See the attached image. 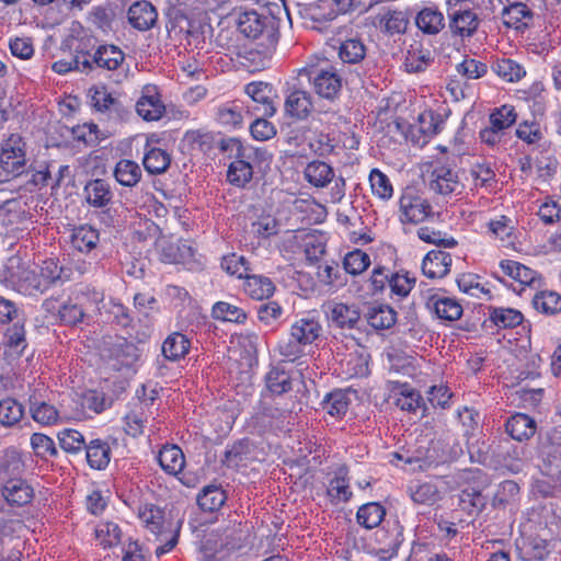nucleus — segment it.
<instances>
[{
	"mask_svg": "<svg viewBox=\"0 0 561 561\" xmlns=\"http://www.w3.org/2000/svg\"><path fill=\"white\" fill-rule=\"evenodd\" d=\"M225 150L232 158L227 179L238 187H244L252 180L254 168L268 167L272 161V154L266 149L245 144L238 138L229 139Z\"/></svg>",
	"mask_w": 561,
	"mask_h": 561,
	"instance_id": "1",
	"label": "nucleus"
},
{
	"mask_svg": "<svg viewBox=\"0 0 561 561\" xmlns=\"http://www.w3.org/2000/svg\"><path fill=\"white\" fill-rule=\"evenodd\" d=\"M237 26L245 37L260 42L263 54L261 64L265 67L278 42L276 19L268 13H259L255 10L244 11L240 13Z\"/></svg>",
	"mask_w": 561,
	"mask_h": 561,
	"instance_id": "2",
	"label": "nucleus"
},
{
	"mask_svg": "<svg viewBox=\"0 0 561 561\" xmlns=\"http://www.w3.org/2000/svg\"><path fill=\"white\" fill-rule=\"evenodd\" d=\"M322 334V325L319 318L312 313H307L296 319L289 330L287 340L278 343L279 355L286 362H295L305 354L306 346L314 343Z\"/></svg>",
	"mask_w": 561,
	"mask_h": 561,
	"instance_id": "3",
	"label": "nucleus"
},
{
	"mask_svg": "<svg viewBox=\"0 0 561 561\" xmlns=\"http://www.w3.org/2000/svg\"><path fill=\"white\" fill-rule=\"evenodd\" d=\"M518 114L511 104H503L490 111L488 125L479 131L481 144L492 150L500 151L507 142V133L515 125Z\"/></svg>",
	"mask_w": 561,
	"mask_h": 561,
	"instance_id": "4",
	"label": "nucleus"
},
{
	"mask_svg": "<svg viewBox=\"0 0 561 561\" xmlns=\"http://www.w3.org/2000/svg\"><path fill=\"white\" fill-rule=\"evenodd\" d=\"M24 462L19 456L8 457L3 466L2 496L10 505L22 506L28 504L33 496L32 485L22 478Z\"/></svg>",
	"mask_w": 561,
	"mask_h": 561,
	"instance_id": "5",
	"label": "nucleus"
},
{
	"mask_svg": "<svg viewBox=\"0 0 561 561\" xmlns=\"http://www.w3.org/2000/svg\"><path fill=\"white\" fill-rule=\"evenodd\" d=\"M27 169L26 144L20 135L12 134L0 144V183L22 175Z\"/></svg>",
	"mask_w": 561,
	"mask_h": 561,
	"instance_id": "6",
	"label": "nucleus"
},
{
	"mask_svg": "<svg viewBox=\"0 0 561 561\" xmlns=\"http://www.w3.org/2000/svg\"><path fill=\"white\" fill-rule=\"evenodd\" d=\"M446 5L451 36L461 41L473 37L481 25L479 13L462 0H446Z\"/></svg>",
	"mask_w": 561,
	"mask_h": 561,
	"instance_id": "7",
	"label": "nucleus"
},
{
	"mask_svg": "<svg viewBox=\"0 0 561 561\" xmlns=\"http://www.w3.org/2000/svg\"><path fill=\"white\" fill-rule=\"evenodd\" d=\"M304 178L312 187L325 188L333 183L329 192L330 202L340 203L346 191V183L343 176H336L335 170L329 163L321 160H312L304 169Z\"/></svg>",
	"mask_w": 561,
	"mask_h": 561,
	"instance_id": "8",
	"label": "nucleus"
},
{
	"mask_svg": "<svg viewBox=\"0 0 561 561\" xmlns=\"http://www.w3.org/2000/svg\"><path fill=\"white\" fill-rule=\"evenodd\" d=\"M312 84L313 91L325 100L333 101L342 89V79L336 68L328 60L308 64L301 69Z\"/></svg>",
	"mask_w": 561,
	"mask_h": 561,
	"instance_id": "9",
	"label": "nucleus"
},
{
	"mask_svg": "<svg viewBox=\"0 0 561 561\" xmlns=\"http://www.w3.org/2000/svg\"><path fill=\"white\" fill-rule=\"evenodd\" d=\"M398 206V218L403 225H419L434 215L430 202L414 187H405L402 191Z\"/></svg>",
	"mask_w": 561,
	"mask_h": 561,
	"instance_id": "10",
	"label": "nucleus"
},
{
	"mask_svg": "<svg viewBox=\"0 0 561 561\" xmlns=\"http://www.w3.org/2000/svg\"><path fill=\"white\" fill-rule=\"evenodd\" d=\"M96 47V37L93 32L80 22L73 21L61 39L60 49L80 58H91Z\"/></svg>",
	"mask_w": 561,
	"mask_h": 561,
	"instance_id": "11",
	"label": "nucleus"
},
{
	"mask_svg": "<svg viewBox=\"0 0 561 561\" xmlns=\"http://www.w3.org/2000/svg\"><path fill=\"white\" fill-rule=\"evenodd\" d=\"M500 273L502 274V277H497L502 282H506V277L507 279L516 283L517 286L513 287L515 291L522 293L526 290L527 287L537 290L542 285L541 275L537 271L514 260H502L495 275H499Z\"/></svg>",
	"mask_w": 561,
	"mask_h": 561,
	"instance_id": "12",
	"label": "nucleus"
},
{
	"mask_svg": "<svg viewBox=\"0 0 561 561\" xmlns=\"http://www.w3.org/2000/svg\"><path fill=\"white\" fill-rule=\"evenodd\" d=\"M91 71L96 67L107 71H115L117 81L127 77L129 66L125 60V53L116 45L103 44L96 47L89 58Z\"/></svg>",
	"mask_w": 561,
	"mask_h": 561,
	"instance_id": "13",
	"label": "nucleus"
},
{
	"mask_svg": "<svg viewBox=\"0 0 561 561\" xmlns=\"http://www.w3.org/2000/svg\"><path fill=\"white\" fill-rule=\"evenodd\" d=\"M244 92L250 99L245 104L251 115H275L276 106L273 88L268 83L262 81L250 82L244 87Z\"/></svg>",
	"mask_w": 561,
	"mask_h": 561,
	"instance_id": "14",
	"label": "nucleus"
},
{
	"mask_svg": "<svg viewBox=\"0 0 561 561\" xmlns=\"http://www.w3.org/2000/svg\"><path fill=\"white\" fill-rule=\"evenodd\" d=\"M250 112L243 100H231L219 104L215 111L216 122L227 130L240 129L244 126Z\"/></svg>",
	"mask_w": 561,
	"mask_h": 561,
	"instance_id": "15",
	"label": "nucleus"
},
{
	"mask_svg": "<svg viewBox=\"0 0 561 561\" xmlns=\"http://www.w3.org/2000/svg\"><path fill=\"white\" fill-rule=\"evenodd\" d=\"M462 187L463 185L455 169L444 163L434 165L430 176V188L432 191L443 196H450L460 194Z\"/></svg>",
	"mask_w": 561,
	"mask_h": 561,
	"instance_id": "16",
	"label": "nucleus"
},
{
	"mask_svg": "<svg viewBox=\"0 0 561 561\" xmlns=\"http://www.w3.org/2000/svg\"><path fill=\"white\" fill-rule=\"evenodd\" d=\"M139 358L138 347L124 337H117L108 347V360L116 370L135 369Z\"/></svg>",
	"mask_w": 561,
	"mask_h": 561,
	"instance_id": "17",
	"label": "nucleus"
},
{
	"mask_svg": "<svg viewBox=\"0 0 561 561\" xmlns=\"http://www.w3.org/2000/svg\"><path fill=\"white\" fill-rule=\"evenodd\" d=\"M136 111L148 122L158 121L163 116L165 107L156 85L148 84L142 88L141 96L136 103Z\"/></svg>",
	"mask_w": 561,
	"mask_h": 561,
	"instance_id": "18",
	"label": "nucleus"
},
{
	"mask_svg": "<svg viewBox=\"0 0 561 561\" xmlns=\"http://www.w3.org/2000/svg\"><path fill=\"white\" fill-rule=\"evenodd\" d=\"M325 313L330 323L341 329H353L360 318L356 305L334 300L327 304Z\"/></svg>",
	"mask_w": 561,
	"mask_h": 561,
	"instance_id": "19",
	"label": "nucleus"
},
{
	"mask_svg": "<svg viewBox=\"0 0 561 561\" xmlns=\"http://www.w3.org/2000/svg\"><path fill=\"white\" fill-rule=\"evenodd\" d=\"M287 241L301 247L306 259L311 263L319 261L325 253V240L322 234L299 231L288 234Z\"/></svg>",
	"mask_w": 561,
	"mask_h": 561,
	"instance_id": "20",
	"label": "nucleus"
},
{
	"mask_svg": "<svg viewBox=\"0 0 561 561\" xmlns=\"http://www.w3.org/2000/svg\"><path fill=\"white\" fill-rule=\"evenodd\" d=\"M427 308L444 321H456L462 316L461 305L451 297L444 294H433L427 298Z\"/></svg>",
	"mask_w": 561,
	"mask_h": 561,
	"instance_id": "21",
	"label": "nucleus"
},
{
	"mask_svg": "<svg viewBox=\"0 0 561 561\" xmlns=\"http://www.w3.org/2000/svg\"><path fill=\"white\" fill-rule=\"evenodd\" d=\"M69 241L76 251L89 254L100 242V231L88 224L79 225L71 229Z\"/></svg>",
	"mask_w": 561,
	"mask_h": 561,
	"instance_id": "22",
	"label": "nucleus"
},
{
	"mask_svg": "<svg viewBox=\"0 0 561 561\" xmlns=\"http://www.w3.org/2000/svg\"><path fill=\"white\" fill-rule=\"evenodd\" d=\"M451 255L442 250L430 251L422 261V273L427 278H443L450 272Z\"/></svg>",
	"mask_w": 561,
	"mask_h": 561,
	"instance_id": "23",
	"label": "nucleus"
},
{
	"mask_svg": "<svg viewBox=\"0 0 561 561\" xmlns=\"http://www.w3.org/2000/svg\"><path fill=\"white\" fill-rule=\"evenodd\" d=\"M253 459V445L244 438L228 446L222 462L227 468L240 470L245 468Z\"/></svg>",
	"mask_w": 561,
	"mask_h": 561,
	"instance_id": "24",
	"label": "nucleus"
},
{
	"mask_svg": "<svg viewBox=\"0 0 561 561\" xmlns=\"http://www.w3.org/2000/svg\"><path fill=\"white\" fill-rule=\"evenodd\" d=\"M327 495L333 504L346 503L351 500L353 493L346 466H340L335 469L334 477L329 481Z\"/></svg>",
	"mask_w": 561,
	"mask_h": 561,
	"instance_id": "25",
	"label": "nucleus"
},
{
	"mask_svg": "<svg viewBox=\"0 0 561 561\" xmlns=\"http://www.w3.org/2000/svg\"><path fill=\"white\" fill-rule=\"evenodd\" d=\"M313 110L312 98L302 89H293L285 100V112L296 119H306Z\"/></svg>",
	"mask_w": 561,
	"mask_h": 561,
	"instance_id": "26",
	"label": "nucleus"
},
{
	"mask_svg": "<svg viewBox=\"0 0 561 561\" xmlns=\"http://www.w3.org/2000/svg\"><path fill=\"white\" fill-rule=\"evenodd\" d=\"M157 247L160 259L164 263L180 264L193 257V249L180 241H170L163 238L158 239Z\"/></svg>",
	"mask_w": 561,
	"mask_h": 561,
	"instance_id": "27",
	"label": "nucleus"
},
{
	"mask_svg": "<svg viewBox=\"0 0 561 561\" xmlns=\"http://www.w3.org/2000/svg\"><path fill=\"white\" fill-rule=\"evenodd\" d=\"M84 199L93 208L107 207L113 199L111 185L102 179L89 181L83 188Z\"/></svg>",
	"mask_w": 561,
	"mask_h": 561,
	"instance_id": "28",
	"label": "nucleus"
},
{
	"mask_svg": "<svg viewBox=\"0 0 561 561\" xmlns=\"http://www.w3.org/2000/svg\"><path fill=\"white\" fill-rule=\"evenodd\" d=\"M156 8L148 1H137L128 10V21L133 27L139 31L150 30L157 22Z\"/></svg>",
	"mask_w": 561,
	"mask_h": 561,
	"instance_id": "29",
	"label": "nucleus"
},
{
	"mask_svg": "<svg viewBox=\"0 0 561 561\" xmlns=\"http://www.w3.org/2000/svg\"><path fill=\"white\" fill-rule=\"evenodd\" d=\"M362 4V0H318V18L324 21H332L341 14H347Z\"/></svg>",
	"mask_w": 561,
	"mask_h": 561,
	"instance_id": "30",
	"label": "nucleus"
},
{
	"mask_svg": "<svg viewBox=\"0 0 561 561\" xmlns=\"http://www.w3.org/2000/svg\"><path fill=\"white\" fill-rule=\"evenodd\" d=\"M507 434L515 440H528L536 433V422L529 415L516 413L505 423Z\"/></svg>",
	"mask_w": 561,
	"mask_h": 561,
	"instance_id": "31",
	"label": "nucleus"
},
{
	"mask_svg": "<svg viewBox=\"0 0 561 561\" xmlns=\"http://www.w3.org/2000/svg\"><path fill=\"white\" fill-rule=\"evenodd\" d=\"M368 354L363 350H355L344 355L340 360L342 374L345 378L365 377L368 375Z\"/></svg>",
	"mask_w": 561,
	"mask_h": 561,
	"instance_id": "32",
	"label": "nucleus"
},
{
	"mask_svg": "<svg viewBox=\"0 0 561 561\" xmlns=\"http://www.w3.org/2000/svg\"><path fill=\"white\" fill-rule=\"evenodd\" d=\"M488 233L497 240L501 247L513 248L516 237L514 234V226L511 218L506 216H497L491 219L488 225Z\"/></svg>",
	"mask_w": 561,
	"mask_h": 561,
	"instance_id": "33",
	"label": "nucleus"
},
{
	"mask_svg": "<svg viewBox=\"0 0 561 561\" xmlns=\"http://www.w3.org/2000/svg\"><path fill=\"white\" fill-rule=\"evenodd\" d=\"M411 500L419 505H434L440 499L437 485L431 481H414L408 485Z\"/></svg>",
	"mask_w": 561,
	"mask_h": 561,
	"instance_id": "34",
	"label": "nucleus"
},
{
	"mask_svg": "<svg viewBox=\"0 0 561 561\" xmlns=\"http://www.w3.org/2000/svg\"><path fill=\"white\" fill-rule=\"evenodd\" d=\"M28 411L33 421L41 426H54L60 420V413L54 404L35 398L30 399Z\"/></svg>",
	"mask_w": 561,
	"mask_h": 561,
	"instance_id": "35",
	"label": "nucleus"
},
{
	"mask_svg": "<svg viewBox=\"0 0 561 561\" xmlns=\"http://www.w3.org/2000/svg\"><path fill=\"white\" fill-rule=\"evenodd\" d=\"M365 317L368 324L376 330L389 329L397 320L396 311L390 306L383 304L368 306Z\"/></svg>",
	"mask_w": 561,
	"mask_h": 561,
	"instance_id": "36",
	"label": "nucleus"
},
{
	"mask_svg": "<svg viewBox=\"0 0 561 561\" xmlns=\"http://www.w3.org/2000/svg\"><path fill=\"white\" fill-rule=\"evenodd\" d=\"M160 467L168 474L180 473L185 465V458L182 449L176 445H165L158 454Z\"/></svg>",
	"mask_w": 561,
	"mask_h": 561,
	"instance_id": "37",
	"label": "nucleus"
},
{
	"mask_svg": "<svg viewBox=\"0 0 561 561\" xmlns=\"http://www.w3.org/2000/svg\"><path fill=\"white\" fill-rule=\"evenodd\" d=\"M508 2L502 13L505 25L515 30L527 27L533 18L530 9L523 2Z\"/></svg>",
	"mask_w": 561,
	"mask_h": 561,
	"instance_id": "38",
	"label": "nucleus"
},
{
	"mask_svg": "<svg viewBox=\"0 0 561 561\" xmlns=\"http://www.w3.org/2000/svg\"><path fill=\"white\" fill-rule=\"evenodd\" d=\"M138 517L144 526L157 538L164 533V513L153 504H144L138 508Z\"/></svg>",
	"mask_w": 561,
	"mask_h": 561,
	"instance_id": "39",
	"label": "nucleus"
},
{
	"mask_svg": "<svg viewBox=\"0 0 561 561\" xmlns=\"http://www.w3.org/2000/svg\"><path fill=\"white\" fill-rule=\"evenodd\" d=\"M415 24L424 34L436 35L445 27V18L436 8H424L416 14Z\"/></svg>",
	"mask_w": 561,
	"mask_h": 561,
	"instance_id": "40",
	"label": "nucleus"
},
{
	"mask_svg": "<svg viewBox=\"0 0 561 561\" xmlns=\"http://www.w3.org/2000/svg\"><path fill=\"white\" fill-rule=\"evenodd\" d=\"M432 54L420 43L412 44L404 58V69L410 73L424 71L432 62Z\"/></svg>",
	"mask_w": 561,
	"mask_h": 561,
	"instance_id": "41",
	"label": "nucleus"
},
{
	"mask_svg": "<svg viewBox=\"0 0 561 561\" xmlns=\"http://www.w3.org/2000/svg\"><path fill=\"white\" fill-rule=\"evenodd\" d=\"M85 456L92 469L102 470L107 467L111 460V449L107 443L102 439H92L85 444Z\"/></svg>",
	"mask_w": 561,
	"mask_h": 561,
	"instance_id": "42",
	"label": "nucleus"
},
{
	"mask_svg": "<svg viewBox=\"0 0 561 561\" xmlns=\"http://www.w3.org/2000/svg\"><path fill=\"white\" fill-rule=\"evenodd\" d=\"M471 190L491 191L496 184V174L490 163L477 162L469 170Z\"/></svg>",
	"mask_w": 561,
	"mask_h": 561,
	"instance_id": "43",
	"label": "nucleus"
},
{
	"mask_svg": "<svg viewBox=\"0 0 561 561\" xmlns=\"http://www.w3.org/2000/svg\"><path fill=\"white\" fill-rule=\"evenodd\" d=\"M244 291L252 299H268L275 291V285L271 278L263 275H249L243 285Z\"/></svg>",
	"mask_w": 561,
	"mask_h": 561,
	"instance_id": "44",
	"label": "nucleus"
},
{
	"mask_svg": "<svg viewBox=\"0 0 561 561\" xmlns=\"http://www.w3.org/2000/svg\"><path fill=\"white\" fill-rule=\"evenodd\" d=\"M147 405L146 401H139L125 415V432L129 436L138 437L144 433L145 425L148 422Z\"/></svg>",
	"mask_w": 561,
	"mask_h": 561,
	"instance_id": "45",
	"label": "nucleus"
},
{
	"mask_svg": "<svg viewBox=\"0 0 561 561\" xmlns=\"http://www.w3.org/2000/svg\"><path fill=\"white\" fill-rule=\"evenodd\" d=\"M145 169L151 174H160L167 171L171 163V157L167 150L146 145L142 159Z\"/></svg>",
	"mask_w": 561,
	"mask_h": 561,
	"instance_id": "46",
	"label": "nucleus"
},
{
	"mask_svg": "<svg viewBox=\"0 0 561 561\" xmlns=\"http://www.w3.org/2000/svg\"><path fill=\"white\" fill-rule=\"evenodd\" d=\"M227 495L221 485L208 484L197 496L199 507L205 512L218 511L226 502Z\"/></svg>",
	"mask_w": 561,
	"mask_h": 561,
	"instance_id": "47",
	"label": "nucleus"
},
{
	"mask_svg": "<svg viewBox=\"0 0 561 561\" xmlns=\"http://www.w3.org/2000/svg\"><path fill=\"white\" fill-rule=\"evenodd\" d=\"M531 304L542 314L552 316L561 312V295L552 290H537Z\"/></svg>",
	"mask_w": 561,
	"mask_h": 561,
	"instance_id": "48",
	"label": "nucleus"
},
{
	"mask_svg": "<svg viewBox=\"0 0 561 561\" xmlns=\"http://www.w3.org/2000/svg\"><path fill=\"white\" fill-rule=\"evenodd\" d=\"M366 46L360 38L352 37L341 42L339 58L343 64L356 65L364 60Z\"/></svg>",
	"mask_w": 561,
	"mask_h": 561,
	"instance_id": "49",
	"label": "nucleus"
},
{
	"mask_svg": "<svg viewBox=\"0 0 561 561\" xmlns=\"http://www.w3.org/2000/svg\"><path fill=\"white\" fill-rule=\"evenodd\" d=\"M386 515V510L377 502H370L362 505L356 514L357 523L366 528L373 529L380 525Z\"/></svg>",
	"mask_w": 561,
	"mask_h": 561,
	"instance_id": "50",
	"label": "nucleus"
},
{
	"mask_svg": "<svg viewBox=\"0 0 561 561\" xmlns=\"http://www.w3.org/2000/svg\"><path fill=\"white\" fill-rule=\"evenodd\" d=\"M191 347L187 337L182 333H172L162 344V354L169 360H179L184 357Z\"/></svg>",
	"mask_w": 561,
	"mask_h": 561,
	"instance_id": "51",
	"label": "nucleus"
},
{
	"mask_svg": "<svg viewBox=\"0 0 561 561\" xmlns=\"http://www.w3.org/2000/svg\"><path fill=\"white\" fill-rule=\"evenodd\" d=\"M409 19L399 10H389L380 16V28L388 35H399L407 31Z\"/></svg>",
	"mask_w": 561,
	"mask_h": 561,
	"instance_id": "52",
	"label": "nucleus"
},
{
	"mask_svg": "<svg viewBox=\"0 0 561 561\" xmlns=\"http://www.w3.org/2000/svg\"><path fill=\"white\" fill-rule=\"evenodd\" d=\"M114 176L121 185L131 187L140 181L141 170L135 161L123 159L117 162Z\"/></svg>",
	"mask_w": 561,
	"mask_h": 561,
	"instance_id": "53",
	"label": "nucleus"
},
{
	"mask_svg": "<svg viewBox=\"0 0 561 561\" xmlns=\"http://www.w3.org/2000/svg\"><path fill=\"white\" fill-rule=\"evenodd\" d=\"M91 102L93 107L101 113L119 115L122 112V104L119 101L116 100L104 87L96 88L93 91Z\"/></svg>",
	"mask_w": 561,
	"mask_h": 561,
	"instance_id": "54",
	"label": "nucleus"
},
{
	"mask_svg": "<svg viewBox=\"0 0 561 561\" xmlns=\"http://www.w3.org/2000/svg\"><path fill=\"white\" fill-rule=\"evenodd\" d=\"M394 404L402 411L415 413L422 405V397L409 385H402L394 392Z\"/></svg>",
	"mask_w": 561,
	"mask_h": 561,
	"instance_id": "55",
	"label": "nucleus"
},
{
	"mask_svg": "<svg viewBox=\"0 0 561 561\" xmlns=\"http://www.w3.org/2000/svg\"><path fill=\"white\" fill-rule=\"evenodd\" d=\"M58 314L60 321L69 325H75L83 320L85 316L84 307L77 294L69 297V299L59 307Z\"/></svg>",
	"mask_w": 561,
	"mask_h": 561,
	"instance_id": "56",
	"label": "nucleus"
},
{
	"mask_svg": "<svg viewBox=\"0 0 561 561\" xmlns=\"http://www.w3.org/2000/svg\"><path fill=\"white\" fill-rule=\"evenodd\" d=\"M492 69L506 82H517L526 76L524 67L510 58L497 59L493 64Z\"/></svg>",
	"mask_w": 561,
	"mask_h": 561,
	"instance_id": "57",
	"label": "nucleus"
},
{
	"mask_svg": "<svg viewBox=\"0 0 561 561\" xmlns=\"http://www.w3.org/2000/svg\"><path fill=\"white\" fill-rule=\"evenodd\" d=\"M350 405L348 393L343 390H334L328 393L323 401V409L334 417H342L346 414Z\"/></svg>",
	"mask_w": 561,
	"mask_h": 561,
	"instance_id": "58",
	"label": "nucleus"
},
{
	"mask_svg": "<svg viewBox=\"0 0 561 561\" xmlns=\"http://www.w3.org/2000/svg\"><path fill=\"white\" fill-rule=\"evenodd\" d=\"M24 415L23 405L13 398L0 400V424L11 427L18 424Z\"/></svg>",
	"mask_w": 561,
	"mask_h": 561,
	"instance_id": "59",
	"label": "nucleus"
},
{
	"mask_svg": "<svg viewBox=\"0 0 561 561\" xmlns=\"http://www.w3.org/2000/svg\"><path fill=\"white\" fill-rule=\"evenodd\" d=\"M95 539L103 548H111L119 543L122 531L113 522H100L94 529Z\"/></svg>",
	"mask_w": 561,
	"mask_h": 561,
	"instance_id": "60",
	"label": "nucleus"
},
{
	"mask_svg": "<svg viewBox=\"0 0 561 561\" xmlns=\"http://www.w3.org/2000/svg\"><path fill=\"white\" fill-rule=\"evenodd\" d=\"M267 389L274 394H283L291 389V377L283 368L273 367L265 377Z\"/></svg>",
	"mask_w": 561,
	"mask_h": 561,
	"instance_id": "61",
	"label": "nucleus"
},
{
	"mask_svg": "<svg viewBox=\"0 0 561 561\" xmlns=\"http://www.w3.org/2000/svg\"><path fill=\"white\" fill-rule=\"evenodd\" d=\"M515 136L528 146H537L543 140L541 125L536 121H523L515 130Z\"/></svg>",
	"mask_w": 561,
	"mask_h": 561,
	"instance_id": "62",
	"label": "nucleus"
},
{
	"mask_svg": "<svg viewBox=\"0 0 561 561\" xmlns=\"http://www.w3.org/2000/svg\"><path fill=\"white\" fill-rule=\"evenodd\" d=\"M60 448L68 454H79L85 447L83 434L75 428H64L57 434Z\"/></svg>",
	"mask_w": 561,
	"mask_h": 561,
	"instance_id": "63",
	"label": "nucleus"
},
{
	"mask_svg": "<svg viewBox=\"0 0 561 561\" xmlns=\"http://www.w3.org/2000/svg\"><path fill=\"white\" fill-rule=\"evenodd\" d=\"M3 344L15 355H22L27 346L24 324L18 321L8 328L3 336Z\"/></svg>",
	"mask_w": 561,
	"mask_h": 561,
	"instance_id": "64",
	"label": "nucleus"
}]
</instances>
